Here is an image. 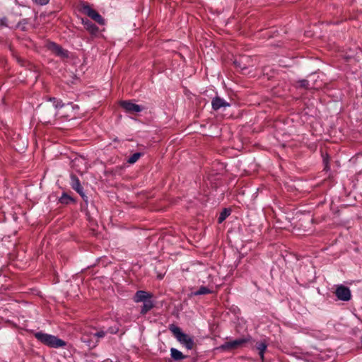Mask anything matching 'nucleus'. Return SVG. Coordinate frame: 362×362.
<instances>
[{
	"label": "nucleus",
	"instance_id": "29",
	"mask_svg": "<svg viewBox=\"0 0 362 362\" xmlns=\"http://www.w3.org/2000/svg\"><path fill=\"white\" fill-rule=\"evenodd\" d=\"M69 106H70V107H71V109H73V108H74V105H73V104H72V103L69 104V105H68V107H69Z\"/></svg>",
	"mask_w": 362,
	"mask_h": 362
},
{
	"label": "nucleus",
	"instance_id": "8",
	"mask_svg": "<svg viewBox=\"0 0 362 362\" xmlns=\"http://www.w3.org/2000/svg\"><path fill=\"white\" fill-rule=\"evenodd\" d=\"M93 329L91 328L85 330L81 335V340L86 344L89 349H93L97 346V341L92 338Z\"/></svg>",
	"mask_w": 362,
	"mask_h": 362
},
{
	"label": "nucleus",
	"instance_id": "5",
	"mask_svg": "<svg viewBox=\"0 0 362 362\" xmlns=\"http://www.w3.org/2000/svg\"><path fill=\"white\" fill-rule=\"evenodd\" d=\"M83 12L91 19L95 21L98 24L103 25H105V20L102 16L95 9L92 8L89 5L84 6L83 7Z\"/></svg>",
	"mask_w": 362,
	"mask_h": 362
},
{
	"label": "nucleus",
	"instance_id": "6",
	"mask_svg": "<svg viewBox=\"0 0 362 362\" xmlns=\"http://www.w3.org/2000/svg\"><path fill=\"white\" fill-rule=\"evenodd\" d=\"M48 48L55 55H57L62 59H67L69 57V51L66 49H64L61 45H59L55 42H50L48 45Z\"/></svg>",
	"mask_w": 362,
	"mask_h": 362
},
{
	"label": "nucleus",
	"instance_id": "14",
	"mask_svg": "<svg viewBox=\"0 0 362 362\" xmlns=\"http://www.w3.org/2000/svg\"><path fill=\"white\" fill-rule=\"evenodd\" d=\"M155 305L153 301L151 299L147 301L143 302V305L141 308L140 314L141 315H145L147 313H148L151 310L154 308Z\"/></svg>",
	"mask_w": 362,
	"mask_h": 362
},
{
	"label": "nucleus",
	"instance_id": "12",
	"mask_svg": "<svg viewBox=\"0 0 362 362\" xmlns=\"http://www.w3.org/2000/svg\"><path fill=\"white\" fill-rule=\"evenodd\" d=\"M82 23L85 29L87 31H88L91 35H95L98 33V27L95 25L93 22H91L90 20L83 19Z\"/></svg>",
	"mask_w": 362,
	"mask_h": 362
},
{
	"label": "nucleus",
	"instance_id": "19",
	"mask_svg": "<svg viewBox=\"0 0 362 362\" xmlns=\"http://www.w3.org/2000/svg\"><path fill=\"white\" fill-rule=\"evenodd\" d=\"M231 210L229 209H223V210L221 212L218 218V223H221L223 222L227 217H228L230 215Z\"/></svg>",
	"mask_w": 362,
	"mask_h": 362
},
{
	"label": "nucleus",
	"instance_id": "16",
	"mask_svg": "<svg viewBox=\"0 0 362 362\" xmlns=\"http://www.w3.org/2000/svg\"><path fill=\"white\" fill-rule=\"evenodd\" d=\"M59 202L62 204L68 205L71 203H75L76 200L72 197L69 195L67 193L63 192L62 196L59 199Z\"/></svg>",
	"mask_w": 362,
	"mask_h": 362
},
{
	"label": "nucleus",
	"instance_id": "11",
	"mask_svg": "<svg viewBox=\"0 0 362 362\" xmlns=\"http://www.w3.org/2000/svg\"><path fill=\"white\" fill-rule=\"evenodd\" d=\"M230 105L229 103L226 102L225 100L221 98L219 96H216L212 99L211 106L214 110H218L221 107H229Z\"/></svg>",
	"mask_w": 362,
	"mask_h": 362
},
{
	"label": "nucleus",
	"instance_id": "27",
	"mask_svg": "<svg viewBox=\"0 0 362 362\" xmlns=\"http://www.w3.org/2000/svg\"><path fill=\"white\" fill-rule=\"evenodd\" d=\"M7 18L6 17H3L0 18V27H7Z\"/></svg>",
	"mask_w": 362,
	"mask_h": 362
},
{
	"label": "nucleus",
	"instance_id": "13",
	"mask_svg": "<svg viewBox=\"0 0 362 362\" xmlns=\"http://www.w3.org/2000/svg\"><path fill=\"white\" fill-rule=\"evenodd\" d=\"M268 344L265 340L259 341L256 344V349L259 351V357L262 360V362L264 361V353L267 349Z\"/></svg>",
	"mask_w": 362,
	"mask_h": 362
},
{
	"label": "nucleus",
	"instance_id": "26",
	"mask_svg": "<svg viewBox=\"0 0 362 362\" xmlns=\"http://www.w3.org/2000/svg\"><path fill=\"white\" fill-rule=\"evenodd\" d=\"M34 2L37 5L45 6L49 2V0H34Z\"/></svg>",
	"mask_w": 362,
	"mask_h": 362
},
{
	"label": "nucleus",
	"instance_id": "10",
	"mask_svg": "<svg viewBox=\"0 0 362 362\" xmlns=\"http://www.w3.org/2000/svg\"><path fill=\"white\" fill-rule=\"evenodd\" d=\"M152 298L153 294L151 293L143 290H139L135 293L133 300L135 303H140L151 300Z\"/></svg>",
	"mask_w": 362,
	"mask_h": 362
},
{
	"label": "nucleus",
	"instance_id": "15",
	"mask_svg": "<svg viewBox=\"0 0 362 362\" xmlns=\"http://www.w3.org/2000/svg\"><path fill=\"white\" fill-rule=\"evenodd\" d=\"M170 356L175 361H181L187 358V356L175 348L170 349Z\"/></svg>",
	"mask_w": 362,
	"mask_h": 362
},
{
	"label": "nucleus",
	"instance_id": "3",
	"mask_svg": "<svg viewBox=\"0 0 362 362\" xmlns=\"http://www.w3.org/2000/svg\"><path fill=\"white\" fill-rule=\"evenodd\" d=\"M250 338H239L233 341H226L216 347V349L221 351H230L238 349L243 344L250 341Z\"/></svg>",
	"mask_w": 362,
	"mask_h": 362
},
{
	"label": "nucleus",
	"instance_id": "21",
	"mask_svg": "<svg viewBox=\"0 0 362 362\" xmlns=\"http://www.w3.org/2000/svg\"><path fill=\"white\" fill-rule=\"evenodd\" d=\"M142 156L141 153L136 152L132 154L127 160V163L129 164L135 163Z\"/></svg>",
	"mask_w": 362,
	"mask_h": 362
},
{
	"label": "nucleus",
	"instance_id": "17",
	"mask_svg": "<svg viewBox=\"0 0 362 362\" xmlns=\"http://www.w3.org/2000/svg\"><path fill=\"white\" fill-rule=\"evenodd\" d=\"M91 329H93V334H92V338H93V339L96 340L97 341V344L99 342L100 339L103 338L106 334H107V332L104 331V330H96L95 328H91Z\"/></svg>",
	"mask_w": 362,
	"mask_h": 362
},
{
	"label": "nucleus",
	"instance_id": "4",
	"mask_svg": "<svg viewBox=\"0 0 362 362\" xmlns=\"http://www.w3.org/2000/svg\"><path fill=\"white\" fill-rule=\"evenodd\" d=\"M119 106L124 110L127 113L134 114L140 112L143 107L139 105L133 103L131 100H121Z\"/></svg>",
	"mask_w": 362,
	"mask_h": 362
},
{
	"label": "nucleus",
	"instance_id": "9",
	"mask_svg": "<svg viewBox=\"0 0 362 362\" xmlns=\"http://www.w3.org/2000/svg\"><path fill=\"white\" fill-rule=\"evenodd\" d=\"M335 294L339 300L343 301H349L351 298L350 289L343 285H340L337 288Z\"/></svg>",
	"mask_w": 362,
	"mask_h": 362
},
{
	"label": "nucleus",
	"instance_id": "2",
	"mask_svg": "<svg viewBox=\"0 0 362 362\" xmlns=\"http://www.w3.org/2000/svg\"><path fill=\"white\" fill-rule=\"evenodd\" d=\"M169 330L173 334L177 340L187 349L191 350L194 346V342L192 337L182 332L181 329L174 324H170Z\"/></svg>",
	"mask_w": 362,
	"mask_h": 362
},
{
	"label": "nucleus",
	"instance_id": "20",
	"mask_svg": "<svg viewBox=\"0 0 362 362\" xmlns=\"http://www.w3.org/2000/svg\"><path fill=\"white\" fill-rule=\"evenodd\" d=\"M298 86L300 88H303L305 89H310V88H318L319 87H316L315 85L310 86V81L307 79H302L298 81Z\"/></svg>",
	"mask_w": 362,
	"mask_h": 362
},
{
	"label": "nucleus",
	"instance_id": "1",
	"mask_svg": "<svg viewBox=\"0 0 362 362\" xmlns=\"http://www.w3.org/2000/svg\"><path fill=\"white\" fill-rule=\"evenodd\" d=\"M34 336L42 344L50 348L64 347L66 344L65 341L58 338L57 337L43 333L42 332H35Z\"/></svg>",
	"mask_w": 362,
	"mask_h": 362
},
{
	"label": "nucleus",
	"instance_id": "24",
	"mask_svg": "<svg viewBox=\"0 0 362 362\" xmlns=\"http://www.w3.org/2000/svg\"><path fill=\"white\" fill-rule=\"evenodd\" d=\"M323 156V163L325 165L324 170L326 171H328L329 170V156L328 154H326Z\"/></svg>",
	"mask_w": 362,
	"mask_h": 362
},
{
	"label": "nucleus",
	"instance_id": "28",
	"mask_svg": "<svg viewBox=\"0 0 362 362\" xmlns=\"http://www.w3.org/2000/svg\"><path fill=\"white\" fill-rule=\"evenodd\" d=\"M163 277H164V274H158L157 275V278H158V279H160V280L163 279Z\"/></svg>",
	"mask_w": 362,
	"mask_h": 362
},
{
	"label": "nucleus",
	"instance_id": "22",
	"mask_svg": "<svg viewBox=\"0 0 362 362\" xmlns=\"http://www.w3.org/2000/svg\"><path fill=\"white\" fill-rule=\"evenodd\" d=\"M29 23V19L23 18L17 24V27L19 28L22 31H26V25Z\"/></svg>",
	"mask_w": 362,
	"mask_h": 362
},
{
	"label": "nucleus",
	"instance_id": "7",
	"mask_svg": "<svg viewBox=\"0 0 362 362\" xmlns=\"http://www.w3.org/2000/svg\"><path fill=\"white\" fill-rule=\"evenodd\" d=\"M71 186L72 189L76 191L82 197L84 202H88V197L83 192V187L81 186L78 177L76 175H71Z\"/></svg>",
	"mask_w": 362,
	"mask_h": 362
},
{
	"label": "nucleus",
	"instance_id": "18",
	"mask_svg": "<svg viewBox=\"0 0 362 362\" xmlns=\"http://www.w3.org/2000/svg\"><path fill=\"white\" fill-rule=\"evenodd\" d=\"M211 293H212V291L210 290L209 288L202 286L196 291L192 292V296H200V295L209 294Z\"/></svg>",
	"mask_w": 362,
	"mask_h": 362
},
{
	"label": "nucleus",
	"instance_id": "25",
	"mask_svg": "<svg viewBox=\"0 0 362 362\" xmlns=\"http://www.w3.org/2000/svg\"><path fill=\"white\" fill-rule=\"evenodd\" d=\"M49 100L54 103L56 108L59 107H62L64 106V104H62V101L57 100L56 98H49Z\"/></svg>",
	"mask_w": 362,
	"mask_h": 362
},
{
	"label": "nucleus",
	"instance_id": "23",
	"mask_svg": "<svg viewBox=\"0 0 362 362\" xmlns=\"http://www.w3.org/2000/svg\"><path fill=\"white\" fill-rule=\"evenodd\" d=\"M119 330V325L118 324H116L114 326H111V327H108V329L105 332H107V333L115 334L118 333Z\"/></svg>",
	"mask_w": 362,
	"mask_h": 362
}]
</instances>
